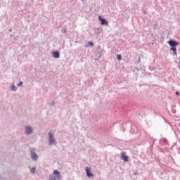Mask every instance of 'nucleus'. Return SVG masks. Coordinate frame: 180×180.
I'll return each instance as SVG.
<instances>
[{"mask_svg":"<svg viewBox=\"0 0 180 180\" xmlns=\"http://www.w3.org/2000/svg\"><path fill=\"white\" fill-rule=\"evenodd\" d=\"M31 158H32V160H34V161H36V160H37V158H38V156H37V155L36 153H32L31 154Z\"/></svg>","mask_w":180,"mask_h":180,"instance_id":"nucleus-12","label":"nucleus"},{"mask_svg":"<svg viewBox=\"0 0 180 180\" xmlns=\"http://www.w3.org/2000/svg\"><path fill=\"white\" fill-rule=\"evenodd\" d=\"M14 40H16V37H14Z\"/></svg>","mask_w":180,"mask_h":180,"instance_id":"nucleus-26","label":"nucleus"},{"mask_svg":"<svg viewBox=\"0 0 180 180\" xmlns=\"http://www.w3.org/2000/svg\"><path fill=\"white\" fill-rule=\"evenodd\" d=\"M11 89L13 90V91H17L18 90V87L16 86H15L14 84H13L11 86Z\"/></svg>","mask_w":180,"mask_h":180,"instance_id":"nucleus-16","label":"nucleus"},{"mask_svg":"<svg viewBox=\"0 0 180 180\" xmlns=\"http://www.w3.org/2000/svg\"><path fill=\"white\" fill-rule=\"evenodd\" d=\"M121 158L125 162H127L129 161V157L126 155V153L122 152L121 154Z\"/></svg>","mask_w":180,"mask_h":180,"instance_id":"nucleus-6","label":"nucleus"},{"mask_svg":"<svg viewBox=\"0 0 180 180\" xmlns=\"http://www.w3.org/2000/svg\"><path fill=\"white\" fill-rule=\"evenodd\" d=\"M9 32H12V28H11V29L9 30Z\"/></svg>","mask_w":180,"mask_h":180,"instance_id":"nucleus-25","label":"nucleus"},{"mask_svg":"<svg viewBox=\"0 0 180 180\" xmlns=\"http://www.w3.org/2000/svg\"><path fill=\"white\" fill-rule=\"evenodd\" d=\"M143 15H147V11H146V10H143Z\"/></svg>","mask_w":180,"mask_h":180,"instance_id":"nucleus-20","label":"nucleus"},{"mask_svg":"<svg viewBox=\"0 0 180 180\" xmlns=\"http://www.w3.org/2000/svg\"><path fill=\"white\" fill-rule=\"evenodd\" d=\"M25 131H26L27 134H32L33 132V130L32 129V127H27L25 128Z\"/></svg>","mask_w":180,"mask_h":180,"instance_id":"nucleus-11","label":"nucleus"},{"mask_svg":"<svg viewBox=\"0 0 180 180\" xmlns=\"http://www.w3.org/2000/svg\"><path fill=\"white\" fill-rule=\"evenodd\" d=\"M102 30H103L102 27L94 28V32L96 34H101V32H102Z\"/></svg>","mask_w":180,"mask_h":180,"instance_id":"nucleus-10","label":"nucleus"},{"mask_svg":"<svg viewBox=\"0 0 180 180\" xmlns=\"http://www.w3.org/2000/svg\"><path fill=\"white\" fill-rule=\"evenodd\" d=\"M103 53H105V50H103L101 46H98L96 49V61H98V60H101L102 58Z\"/></svg>","mask_w":180,"mask_h":180,"instance_id":"nucleus-2","label":"nucleus"},{"mask_svg":"<svg viewBox=\"0 0 180 180\" xmlns=\"http://www.w3.org/2000/svg\"><path fill=\"white\" fill-rule=\"evenodd\" d=\"M143 54H140V55H139V56H138V61L136 62V63L137 64H140V61H141V58H143Z\"/></svg>","mask_w":180,"mask_h":180,"instance_id":"nucleus-13","label":"nucleus"},{"mask_svg":"<svg viewBox=\"0 0 180 180\" xmlns=\"http://www.w3.org/2000/svg\"><path fill=\"white\" fill-rule=\"evenodd\" d=\"M30 172L32 174H34L36 172V168L34 167H32L31 169H30Z\"/></svg>","mask_w":180,"mask_h":180,"instance_id":"nucleus-17","label":"nucleus"},{"mask_svg":"<svg viewBox=\"0 0 180 180\" xmlns=\"http://www.w3.org/2000/svg\"><path fill=\"white\" fill-rule=\"evenodd\" d=\"M81 1V2H82V4H85V0H80Z\"/></svg>","mask_w":180,"mask_h":180,"instance_id":"nucleus-23","label":"nucleus"},{"mask_svg":"<svg viewBox=\"0 0 180 180\" xmlns=\"http://www.w3.org/2000/svg\"><path fill=\"white\" fill-rule=\"evenodd\" d=\"M49 144L50 146H53L56 143V139L53 138V134L51 132L49 133Z\"/></svg>","mask_w":180,"mask_h":180,"instance_id":"nucleus-5","label":"nucleus"},{"mask_svg":"<svg viewBox=\"0 0 180 180\" xmlns=\"http://www.w3.org/2000/svg\"><path fill=\"white\" fill-rule=\"evenodd\" d=\"M122 54H117L116 55V58L117 60V61H122Z\"/></svg>","mask_w":180,"mask_h":180,"instance_id":"nucleus-14","label":"nucleus"},{"mask_svg":"<svg viewBox=\"0 0 180 180\" xmlns=\"http://www.w3.org/2000/svg\"><path fill=\"white\" fill-rule=\"evenodd\" d=\"M176 95H177V96H179V92L176 91Z\"/></svg>","mask_w":180,"mask_h":180,"instance_id":"nucleus-22","label":"nucleus"},{"mask_svg":"<svg viewBox=\"0 0 180 180\" xmlns=\"http://www.w3.org/2000/svg\"><path fill=\"white\" fill-rule=\"evenodd\" d=\"M98 20L101 22V25L103 26H108L109 25V21L106 18H102V15L98 16Z\"/></svg>","mask_w":180,"mask_h":180,"instance_id":"nucleus-4","label":"nucleus"},{"mask_svg":"<svg viewBox=\"0 0 180 180\" xmlns=\"http://www.w3.org/2000/svg\"><path fill=\"white\" fill-rule=\"evenodd\" d=\"M22 84H23V82H20L19 84H17V85H18V86H21V85H22Z\"/></svg>","mask_w":180,"mask_h":180,"instance_id":"nucleus-19","label":"nucleus"},{"mask_svg":"<svg viewBox=\"0 0 180 180\" xmlns=\"http://www.w3.org/2000/svg\"><path fill=\"white\" fill-rule=\"evenodd\" d=\"M52 56L53 58H60V51H54L52 52Z\"/></svg>","mask_w":180,"mask_h":180,"instance_id":"nucleus-7","label":"nucleus"},{"mask_svg":"<svg viewBox=\"0 0 180 180\" xmlns=\"http://www.w3.org/2000/svg\"><path fill=\"white\" fill-rule=\"evenodd\" d=\"M94 46H95V44L92 41H89L85 44V48L88 49V47H94Z\"/></svg>","mask_w":180,"mask_h":180,"instance_id":"nucleus-9","label":"nucleus"},{"mask_svg":"<svg viewBox=\"0 0 180 180\" xmlns=\"http://www.w3.org/2000/svg\"><path fill=\"white\" fill-rule=\"evenodd\" d=\"M11 37H13V34H10Z\"/></svg>","mask_w":180,"mask_h":180,"instance_id":"nucleus-24","label":"nucleus"},{"mask_svg":"<svg viewBox=\"0 0 180 180\" xmlns=\"http://www.w3.org/2000/svg\"><path fill=\"white\" fill-rule=\"evenodd\" d=\"M179 68H180V66H179Z\"/></svg>","mask_w":180,"mask_h":180,"instance_id":"nucleus-27","label":"nucleus"},{"mask_svg":"<svg viewBox=\"0 0 180 180\" xmlns=\"http://www.w3.org/2000/svg\"><path fill=\"white\" fill-rule=\"evenodd\" d=\"M53 175H50L49 180H61V174L58 170H54Z\"/></svg>","mask_w":180,"mask_h":180,"instance_id":"nucleus-3","label":"nucleus"},{"mask_svg":"<svg viewBox=\"0 0 180 180\" xmlns=\"http://www.w3.org/2000/svg\"><path fill=\"white\" fill-rule=\"evenodd\" d=\"M61 32H62V33H64V34L67 33V28H63V29L61 30Z\"/></svg>","mask_w":180,"mask_h":180,"instance_id":"nucleus-18","label":"nucleus"},{"mask_svg":"<svg viewBox=\"0 0 180 180\" xmlns=\"http://www.w3.org/2000/svg\"><path fill=\"white\" fill-rule=\"evenodd\" d=\"M86 172L88 178H92V176H94V174L91 173V170L88 167H86Z\"/></svg>","mask_w":180,"mask_h":180,"instance_id":"nucleus-8","label":"nucleus"},{"mask_svg":"<svg viewBox=\"0 0 180 180\" xmlns=\"http://www.w3.org/2000/svg\"><path fill=\"white\" fill-rule=\"evenodd\" d=\"M157 26H158V24H155V25H154V29H157Z\"/></svg>","mask_w":180,"mask_h":180,"instance_id":"nucleus-21","label":"nucleus"},{"mask_svg":"<svg viewBox=\"0 0 180 180\" xmlns=\"http://www.w3.org/2000/svg\"><path fill=\"white\" fill-rule=\"evenodd\" d=\"M167 44H169V46H170L169 50H170V51H172V56H178L176 47H178L179 46V44H180L179 41H178L175 39H170L167 41Z\"/></svg>","mask_w":180,"mask_h":180,"instance_id":"nucleus-1","label":"nucleus"},{"mask_svg":"<svg viewBox=\"0 0 180 180\" xmlns=\"http://www.w3.org/2000/svg\"><path fill=\"white\" fill-rule=\"evenodd\" d=\"M165 40V37L162 35V36L160 37V42H161V44H164Z\"/></svg>","mask_w":180,"mask_h":180,"instance_id":"nucleus-15","label":"nucleus"}]
</instances>
